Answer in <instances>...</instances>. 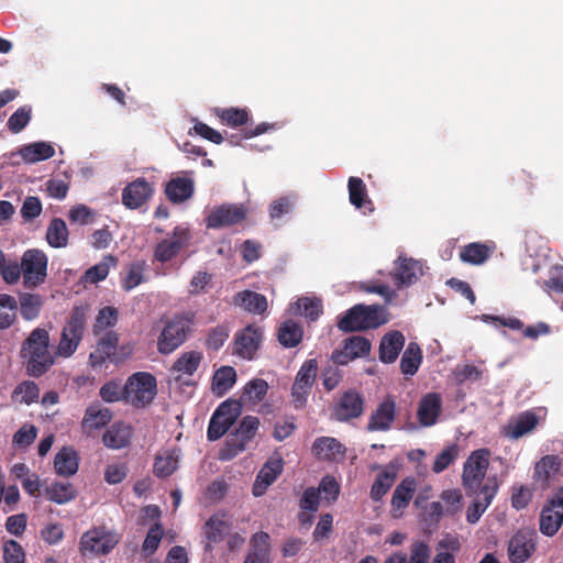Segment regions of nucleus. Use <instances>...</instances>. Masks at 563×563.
Listing matches in <instances>:
<instances>
[{
  "mask_svg": "<svg viewBox=\"0 0 563 563\" xmlns=\"http://www.w3.org/2000/svg\"><path fill=\"white\" fill-rule=\"evenodd\" d=\"M563 525V487L551 496L541 509L539 518L540 532L553 537Z\"/></svg>",
  "mask_w": 563,
  "mask_h": 563,
  "instance_id": "nucleus-11",
  "label": "nucleus"
},
{
  "mask_svg": "<svg viewBox=\"0 0 563 563\" xmlns=\"http://www.w3.org/2000/svg\"><path fill=\"white\" fill-rule=\"evenodd\" d=\"M68 229L65 221L60 218H54L49 222L46 231V241L54 249L66 247L68 244Z\"/></svg>",
  "mask_w": 563,
  "mask_h": 563,
  "instance_id": "nucleus-42",
  "label": "nucleus"
},
{
  "mask_svg": "<svg viewBox=\"0 0 563 563\" xmlns=\"http://www.w3.org/2000/svg\"><path fill=\"white\" fill-rule=\"evenodd\" d=\"M536 532L518 530L509 540L508 556L511 563H525L536 551Z\"/></svg>",
  "mask_w": 563,
  "mask_h": 563,
  "instance_id": "nucleus-17",
  "label": "nucleus"
},
{
  "mask_svg": "<svg viewBox=\"0 0 563 563\" xmlns=\"http://www.w3.org/2000/svg\"><path fill=\"white\" fill-rule=\"evenodd\" d=\"M194 314L177 313L167 320L157 339V351L168 355L181 346L192 331Z\"/></svg>",
  "mask_w": 563,
  "mask_h": 563,
  "instance_id": "nucleus-3",
  "label": "nucleus"
},
{
  "mask_svg": "<svg viewBox=\"0 0 563 563\" xmlns=\"http://www.w3.org/2000/svg\"><path fill=\"white\" fill-rule=\"evenodd\" d=\"M113 418L109 408L102 407L99 402L91 404L85 411L81 429L90 434L95 430L106 427Z\"/></svg>",
  "mask_w": 563,
  "mask_h": 563,
  "instance_id": "nucleus-26",
  "label": "nucleus"
},
{
  "mask_svg": "<svg viewBox=\"0 0 563 563\" xmlns=\"http://www.w3.org/2000/svg\"><path fill=\"white\" fill-rule=\"evenodd\" d=\"M423 275V265L413 258L399 256L391 274L398 288L409 287Z\"/></svg>",
  "mask_w": 563,
  "mask_h": 563,
  "instance_id": "nucleus-18",
  "label": "nucleus"
},
{
  "mask_svg": "<svg viewBox=\"0 0 563 563\" xmlns=\"http://www.w3.org/2000/svg\"><path fill=\"white\" fill-rule=\"evenodd\" d=\"M48 258L38 249L26 250L21 257L23 286L34 289L42 285L47 277Z\"/></svg>",
  "mask_w": 563,
  "mask_h": 563,
  "instance_id": "nucleus-8",
  "label": "nucleus"
},
{
  "mask_svg": "<svg viewBox=\"0 0 563 563\" xmlns=\"http://www.w3.org/2000/svg\"><path fill=\"white\" fill-rule=\"evenodd\" d=\"M390 321V312L385 305L357 303L338 318L336 327L344 333L376 330Z\"/></svg>",
  "mask_w": 563,
  "mask_h": 563,
  "instance_id": "nucleus-1",
  "label": "nucleus"
},
{
  "mask_svg": "<svg viewBox=\"0 0 563 563\" xmlns=\"http://www.w3.org/2000/svg\"><path fill=\"white\" fill-rule=\"evenodd\" d=\"M164 531L161 523H154L147 531L142 544V551L145 556L152 555L159 547Z\"/></svg>",
  "mask_w": 563,
  "mask_h": 563,
  "instance_id": "nucleus-56",
  "label": "nucleus"
},
{
  "mask_svg": "<svg viewBox=\"0 0 563 563\" xmlns=\"http://www.w3.org/2000/svg\"><path fill=\"white\" fill-rule=\"evenodd\" d=\"M249 214V209L243 205L224 203L214 207L206 218L208 229H221L242 223Z\"/></svg>",
  "mask_w": 563,
  "mask_h": 563,
  "instance_id": "nucleus-13",
  "label": "nucleus"
},
{
  "mask_svg": "<svg viewBox=\"0 0 563 563\" xmlns=\"http://www.w3.org/2000/svg\"><path fill=\"white\" fill-rule=\"evenodd\" d=\"M422 362V351L417 342H409L400 360V371L405 376H413Z\"/></svg>",
  "mask_w": 563,
  "mask_h": 563,
  "instance_id": "nucleus-37",
  "label": "nucleus"
},
{
  "mask_svg": "<svg viewBox=\"0 0 563 563\" xmlns=\"http://www.w3.org/2000/svg\"><path fill=\"white\" fill-rule=\"evenodd\" d=\"M21 317L31 321L36 319L44 305V298L38 294L21 292L19 294Z\"/></svg>",
  "mask_w": 563,
  "mask_h": 563,
  "instance_id": "nucleus-38",
  "label": "nucleus"
},
{
  "mask_svg": "<svg viewBox=\"0 0 563 563\" xmlns=\"http://www.w3.org/2000/svg\"><path fill=\"white\" fill-rule=\"evenodd\" d=\"M349 199L350 202L356 208L361 209L365 205H372L368 199L367 190L364 181L358 177H350L347 181Z\"/></svg>",
  "mask_w": 563,
  "mask_h": 563,
  "instance_id": "nucleus-47",
  "label": "nucleus"
},
{
  "mask_svg": "<svg viewBox=\"0 0 563 563\" xmlns=\"http://www.w3.org/2000/svg\"><path fill=\"white\" fill-rule=\"evenodd\" d=\"M296 305L302 314L312 321L317 320L322 313V303L319 299L302 297L298 299Z\"/></svg>",
  "mask_w": 563,
  "mask_h": 563,
  "instance_id": "nucleus-61",
  "label": "nucleus"
},
{
  "mask_svg": "<svg viewBox=\"0 0 563 563\" xmlns=\"http://www.w3.org/2000/svg\"><path fill=\"white\" fill-rule=\"evenodd\" d=\"M498 490V483L496 477H489L485 482L481 492L475 495L473 504L468 507L466 519L470 523H475L479 520L481 516L485 512L492 504Z\"/></svg>",
  "mask_w": 563,
  "mask_h": 563,
  "instance_id": "nucleus-19",
  "label": "nucleus"
},
{
  "mask_svg": "<svg viewBox=\"0 0 563 563\" xmlns=\"http://www.w3.org/2000/svg\"><path fill=\"white\" fill-rule=\"evenodd\" d=\"M220 411H214L209 421L207 437L210 441L219 440L232 427L229 422L220 418Z\"/></svg>",
  "mask_w": 563,
  "mask_h": 563,
  "instance_id": "nucleus-59",
  "label": "nucleus"
},
{
  "mask_svg": "<svg viewBox=\"0 0 563 563\" xmlns=\"http://www.w3.org/2000/svg\"><path fill=\"white\" fill-rule=\"evenodd\" d=\"M48 347L49 334L42 328L34 329L23 342L20 354L30 376L40 377L54 365L55 357Z\"/></svg>",
  "mask_w": 563,
  "mask_h": 563,
  "instance_id": "nucleus-2",
  "label": "nucleus"
},
{
  "mask_svg": "<svg viewBox=\"0 0 563 563\" xmlns=\"http://www.w3.org/2000/svg\"><path fill=\"white\" fill-rule=\"evenodd\" d=\"M244 563H271V537L267 532L260 531L252 536Z\"/></svg>",
  "mask_w": 563,
  "mask_h": 563,
  "instance_id": "nucleus-27",
  "label": "nucleus"
},
{
  "mask_svg": "<svg viewBox=\"0 0 563 563\" xmlns=\"http://www.w3.org/2000/svg\"><path fill=\"white\" fill-rule=\"evenodd\" d=\"M396 418V401L393 396H387L371 413L367 422V431H388Z\"/></svg>",
  "mask_w": 563,
  "mask_h": 563,
  "instance_id": "nucleus-20",
  "label": "nucleus"
},
{
  "mask_svg": "<svg viewBox=\"0 0 563 563\" xmlns=\"http://www.w3.org/2000/svg\"><path fill=\"white\" fill-rule=\"evenodd\" d=\"M268 390V384L262 378L250 380L243 391V397L249 401L256 404L264 399Z\"/></svg>",
  "mask_w": 563,
  "mask_h": 563,
  "instance_id": "nucleus-55",
  "label": "nucleus"
},
{
  "mask_svg": "<svg viewBox=\"0 0 563 563\" xmlns=\"http://www.w3.org/2000/svg\"><path fill=\"white\" fill-rule=\"evenodd\" d=\"M191 238V232L187 227H175L167 238L155 245L153 254L154 261L162 264L170 262L189 246Z\"/></svg>",
  "mask_w": 563,
  "mask_h": 563,
  "instance_id": "nucleus-9",
  "label": "nucleus"
},
{
  "mask_svg": "<svg viewBox=\"0 0 563 563\" xmlns=\"http://www.w3.org/2000/svg\"><path fill=\"white\" fill-rule=\"evenodd\" d=\"M30 120L31 108L23 106L11 114L7 122V126L12 133H20L29 124Z\"/></svg>",
  "mask_w": 563,
  "mask_h": 563,
  "instance_id": "nucleus-57",
  "label": "nucleus"
},
{
  "mask_svg": "<svg viewBox=\"0 0 563 563\" xmlns=\"http://www.w3.org/2000/svg\"><path fill=\"white\" fill-rule=\"evenodd\" d=\"M119 542L118 537L104 528H93L80 538V551L84 555L108 554Z\"/></svg>",
  "mask_w": 563,
  "mask_h": 563,
  "instance_id": "nucleus-12",
  "label": "nucleus"
},
{
  "mask_svg": "<svg viewBox=\"0 0 563 563\" xmlns=\"http://www.w3.org/2000/svg\"><path fill=\"white\" fill-rule=\"evenodd\" d=\"M131 428L123 422H114L102 435L103 444L109 449H122L130 443Z\"/></svg>",
  "mask_w": 563,
  "mask_h": 563,
  "instance_id": "nucleus-32",
  "label": "nucleus"
},
{
  "mask_svg": "<svg viewBox=\"0 0 563 563\" xmlns=\"http://www.w3.org/2000/svg\"><path fill=\"white\" fill-rule=\"evenodd\" d=\"M561 465L562 461L558 455H544L534 465L532 475L534 483L539 484L542 489L548 488L560 472Z\"/></svg>",
  "mask_w": 563,
  "mask_h": 563,
  "instance_id": "nucleus-22",
  "label": "nucleus"
},
{
  "mask_svg": "<svg viewBox=\"0 0 563 563\" xmlns=\"http://www.w3.org/2000/svg\"><path fill=\"white\" fill-rule=\"evenodd\" d=\"M118 310L112 306H106L98 311L96 321L92 328L93 334L99 335L101 332L112 328L118 322Z\"/></svg>",
  "mask_w": 563,
  "mask_h": 563,
  "instance_id": "nucleus-48",
  "label": "nucleus"
},
{
  "mask_svg": "<svg viewBox=\"0 0 563 563\" xmlns=\"http://www.w3.org/2000/svg\"><path fill=\"white\" fill-rule=\"evenodd\" d=\"M302 328L294 320L284 321L277 332L278 342L284 347H295L302 340Z\"/></svg>",
  "mask_w": 563,
  "mask_h": 563,
  "instance_id": "nucleus-40",
  "label": "nucleus"
},
{
  "mask_svg": "<svg viewBox=\"0 0 563 563\" xmlns=\"http://www.w3.org/2000/svg\"><path fill=\"white\" fill-rule=\"evenodd\" d=\"M76 495L77 492L70 483L54 482L45 488L46 498L59 505L75 499Z\"/></svg>",
  "mask_w": 563,
  "mask_h": 563,
  "instance_id": "nucleus-45",
  "label": "nucleus"
},
{
  "mask_svg": "<svg viewBox=\"0 0 563 563\" xmlns=\"http://www.w3.org/2000/svg\"><path fill=\"white\" fill-rule=\"evenodd\" d=\"M156 379L146 372L130 376L124 385V401L135 408H145L156 395Z\"/></svg>",
  "mask_w": 563,
  "mask_h": 563,
  "instance_id": "nucleus-6",
  "label": "nucleus"
},
{
  "mask_svg": "<svg viewBox=\"0 0 563 563\" xmlns=\"http://www.w3.org/2000/svg\"><path fill=\"white\" fill-rule=\"evenodd\" d=\"M236 382V372L232 366H221L212 377L211 388L218 396L228 393Z\"/></svg>",
  "mask_w": 563,
  "mask_h": 563,
  "instance_id": "nucleus-39",
  "label": "nucleus"
},
{
  "mask_svg": "<svg viewBox=\"0 0 563 563\" xmlns=\"http://www.w3.org/2000/svg\"><path fill=\"white\" fill-rule=\"evenodd\" d=\"M532 489L529 488L528 486H514L511 493V506L517 510L525 509L532 500Z\"/></svg>",
  "mask_w": 563,
  "mask_h": 563,
  "instance_id": "nucleus-63",
  "label": "nucleus"
},
{
  "mask_svg": "<svg viewBox=\"0 0 563 563\" xmlns=\"http://www.w3.org/2000/svg\"><path fill=\"white\" fill-rule=\"evenodd\" d=\"M406 343V338L402 332L391 330L383 335L380 339L378 353L380 362L385 364L394 363Z\"/></svg>",
  "mask_w": 563,
  "mask_h": 563,
  "instance_id": "nucleus-24",
  "label": "nucleus"
},
{
  "mask_svg": "<svg viewBox=\"0 0 563 563\" xmlns=\"http://www.w3.org/2000/svg\"><path fill=\"white\" fill-rule=\"evenodd\" d=\"M397 478L396 466L389 463L383 468V471L376 476L374 483L371 486L369 497L373 501L377 503L389 492Z\"/></svg>",
  "mask_w": 563,
  "mask_h": 563,
  "instance_id": "nucleus-30",
  "label": "nucleus"
},
{
  "mask_svg": "<svg viewBox=\"0 0 563 563\" xmlns=\"http://www.w3.org/2000/svg\"><path fill=\"white\" fill-rule=\"evenodd\" d=\"M431 559V548L424 541H415L410 545L407 563H429Z\"/></svg>",
  "mask_w": 563,
  "mask_h": 563,
  "instance_id": "nucleus-60",
  "label": "nucleus"
},
{
  "mask_svg": "<svg viewBox=\"0 0 563 563\" xmlns=\"http://www.w3.org/2000/svg\"><path fill=\"white\" fill-rule=\"evenodd\" d=\"M263 341V329L256 324H247L239 330L233 339V354L243 360H253Z\"/></svg>",
  "mask_w": 563,
  "mask_h": 563,
  "instance_id": "nucleus-14",
  "label": "nucleus"
},
{
  "mask_svg": "<svg viewBox=\"0 0 563 563\" xmlns=\"http://www.w3.org/2000/svg\"><path fill=\"white\" fill-rule=\"evenodd\" d=\"M4 563H24L25 552L22 545L15 540H8L3 544Z\"/></svg>",
  "mask_w": 563,
  "mask_h": 563,
  "instance_id": "nucleus-62",
  "label": "nucleus"
},
{
  "mask_svg": "<svg viewBox=\"0 0 563 563\" xmlns=\"http://www.w3.org/2000/svg\"><path fill=\"white\" fill-rule=\"evenodd\" d=\"M318 361L316 358L306 360L296 374L291 386V397L296 409L306 406L308 396L311 394L313 384L318 375Z\"/></svg>",
  "mask_w": 563,
  "mask_h": 563,
  "instance_id": "nucleus-10",
  "label": "nucleus"
},
{
  "mask_svg": "<svg viewBox=\"0 0 563 563\" xmlns=\"http://www.w3.org/2000/svg\"><path fill=\"white\" fill-rule=\"evenodd\" d=\"M87 307L75 306L70 316L64 325L60 340L56 349V355L62 357H70L78 349L86 330Z\"/></svg>",
  "mask_w": 563,
  "mask_h": 563,
  "instance_id": "nucleus-4",
  "label": "nucleus"
},
{
  "mask_svg": "<svg viewBox=\"0 0 563 563\" xmlns=\"http://www.w3.org/2000/svg\"><path fill=\"white\" fill-rule=\"evenodd\" d=\"M364 412V398L354 390L350 389L342 394L334 404L331 412L332 419L340 422H347L352 419L361 417Z\"/></svg>",
  "mask_w": 563,
  "mask_h": 563,
  "instance_id": "nucleus-15",
  "label": "nucleus"
},
{
  "mask_svg": "<svg viewBox=\"0 0 563 563\" xmlns=\"http://www.w3.org/2000/svg\"><path fill=\"white\" fill-rule=\"evenodd\" d=\"M178 459L175 450L157 454L153 465L154 475L159 478L170 476L178 468Z\"/></svg>",
  "mask_w": 563,
  "mask_h": 563,
  "instance_id": "nucleus-44",
  "label": "nucleus"
},
{
  "mask_svg": "<svg viewBox=\"0 0 563 563\" xmlns=\"http://www.w3.org/2000/svg\"><path fill=\"white\" fill-rule=\"evenodd\" d=\"M258 427L260 419L257 417H243L235 431L229 434L225 446L221 449L219 453V459L222 461H229L243 452L246 449L247 443L254 439Z\"/></svg>",
  "mask_w": 563,
  "mask_h": 563,
  "instance_id": "nucleus-7",
  "label": "nucleus"
},
{
  "mask_svg": "<svg viewBox=\"0 0 563 563\" xmlns=\"http://www.w3.org/2000/svg\"><path fill=\"white\" fill-rule=\"evenodd\" d=\"M20 155L26 163H36L53 157L55 150L49 143L35 142L23 146L20 150Z\"/></svg>",
  "mask_w": 563,
  "mask_h": 563,
  "instance_id": "nucleus-43",
  "label": "nucleus"
},
{
  "mask_svg": "<svg viewBox=\"0 0 563 563\" xmlns=\"http://www.w3.org/2000/svg\"><path fill=\"white\" fill-rule=\"evenodd\" d=\"M19 395H21L20 402L30 405L36 401L40 396L38 386L32 380H25L15 387L12 397L15 398Z\"/></svg>",
  "mask_w": 563,
  "mask_h": 563,
  "instance_id": "nucleus-58",
  "label": "nucleus"
},
{
  "mask_svg": "<svg viewBox=\"0 0 563 563\" xmlns=\"http://www.w3.org/2000/svg\"><path fill=\"white\" fill-rule=\"evenodd\" d=\"M146 268L145 261H137L130 265L125 278L123 279L122 287L124 290H131L143 283L144 271Z\"/></svg>",
  "mask_w": 563,
  "mask_h": 563,
  "instance_id": "nucleus-54",
  "label": "nucleus"
},
{
  "mask_svg": "<svg viewBox=\"0 0 563 563\" xmlns=\"http://www.w3.org/2000/svg\"><path fill=\"white\" fill-rule=\"evenodd\" d=\"M0 275L7 284H16L21 276L23 277L21 263L15 260H4Z\"/></svg>",
  "mask_w": 563,
  "mask_h": 563,
  "instance_id": "nucleus-64",
  "label": "nucleus"
},
{
  "mask_svg": "<svg viewBox=\"0 0 563 563\" xmlns=\"http://www.w3.org/2000/svg\"><path fill=\"white\" fill-rule=\"evenodd\" d=\"M234 303L255 314H262L267 309L266 297L252 290H243L238 292L234 296Z\"/></svg>",
  "mask_w": 563,
  "mask_h": 563,
  "instance_id": "nucleus-33",
  "label": "nucleus"
},
{
  "mask_svg": "<svg viewBox=\"0 0 563 563\" xmlns=\"http://www.w3.org/2000/svg\"><path fill=\"white\" fill-rule=\"evenodd\" d=\"M343 345L347 353L355 360L365 357L371 352V341L364 336L353 335L343 341Z\"/></svg>",
  "mask_w": 563,
  "mask_h": 563,
  "instance_id": "nucleus-51",
  "label": "nucleus"
},
{
  "mask_svg": "<svg viewBox=\"0 0 563 563\" xmlns=\"http://www.w3.org/2000/svg\"><path fill=\"white\" fill-rule=\"evenodd\" d=\"M230 526L218 516H211L203 526V536L207 540L206 551H212L213 545L224 540L229 533Z\"/></svg>",
  "mask_w": 563,
  "mask_h": 563,
  "instance_id": "nucleus-31",
  "label": "nucleus"
},
{
  "mask_svg": "<svg viewBox=\"0 0 563 563\" xmlns=\"http://www.w3.org/2000/svg\"><path fill=\"white\" fill-rule=\"evenodd\" d=\"M203 356L199 351H188L173 363L172 371L181 375L191 376L199 368Z\"/></svg>",
  "mask_w": 563,
  "mask_h": 563,
  "instance_id": "nucleus-41",
  "label": "nucleus"
},
{
  "mask_svg": "<svg viewBox=\"0 0 563 563\" xmlns=\"http://www.w3.org/2000/svg\"><path fill=\"white\" fill-rule=\"evenodd\" d=\"M538 424V417L531 411L521 413L514 423L508 426L507 434L512 439H519L532 431Z\"/></svg>",
  "mask_w": 563,
  "mask_h": 563,
  "instance_id": "nucleus-46",
  "label": "nucleus"
},
{
  "mask_svg": "<svg viewBox=\"0 0 563 563\" xmlns=\"http://www.w3.org/2000/svg\"><path fill=\"white\" fill-rule=\"evenodd\" d=\"M490 452L488 449L473 451L463 465L462 485L466 495H475L483 488L489 466Z\"/></svg>",
  "mask_w": 563,
  "mask_h": 563,
  "instance_id": "nucleus-5",
  "label": "nucleus"
},
{
  "mask_svg": "<svg viewBox=\"0 0 563 563\" xmlns=\"http://www.w3.org/2000/svg\"><path fill=\"white\" fill-rule=\"evenodd\" d=\"M115 257L107 255L103 260L88 268L85 273V280L90 284H97L104 280L109 275L110 265H115Z\"/></svg>",
  "mask_w": 563,
  "mask_h": 563,
  "instance_id": "nucleus-49",
  "label": "nucleus"
},
{
  "mask_svg": "<svg viewBox=\"0 0 563 563\" xmlns=\"http://www.w3.org/2000/svg\"><path fill=\"white\" fill-rule=\"evenodd\" d=\"M54 467L58 475L69 477L78 471L77 452L69 446L63 448L54 459Z\"/></svg>",
  "mask_w": 563,
  "mask_h": 563,
  "instance_id": "nucleus-34",
  "label": "nucleus"
},
{
  "mask_svg": "<svg viewBox=\"0 0 563 563\" xmlns=\"http://www.w3.org/2000/svg\"><path fill=\"white\" fill-rule=\"evenodd\" d=\"M312 452L319 460L334 461L345 456V446L335 438L320 437L312 444Z\"/></svg>",
  "mask_w": 563,
  "mask_h": 563,
  "instance_id": "nucleus-28",
  "label": "nucleus"
},
{
  "mask_svg": "<svg viewBox=\"0 0 563 563\" xmlns=\"http://www.w3.org/2000/svg\"><path fill=\"white\" fill-rule=\"evenodd\" d=\"M493 249L485 243L473 242L463 246L460 252V258L464 263L481 265L492 255Z\"/></svg>",
  "mask_w": 563,
  "mask_h": 563,
  "instance_id": "nucleus-36",
  "label": "nucleus"
},
{
  "mask_svg": "<svg viewBox=\"0 0 563 563\" xmlns=\"http://www.w3.org/2000/svg\"><path fill=\"white\" fill-rule=\"evenodd\" d=\"M153 188L145 178H137L122 191V203L129 209L142 207L151 197Z\"/></svg>",
  "mask_w": 563,
  "mask_h": 563,
  "instance_id": "nucleus-21",
  "label": "nucleus"
},
{
  "mask_svg": "<svg viewBox=\"0 0 563 563\" xmlns=\"http://www.w3.org/2000/svg\"><path fill=\"white\" fill-rule=\"evenodd\" d=\"M165 194L174 203L184 202L194 194V181L190 178H174L167 183Z\"/></svg>",
  "mask_w": 563,
  "mask_h": 563,
  "instance_id": "nucleus-35",
  "label": "nucleus"
},
{
  "mask_svg": "<svg viewBox=\"0 0 563 563\" xmlns=\"http://www.w3.org/2000/svg\"><path fill=\"white\" fill-rule=\"evenodd\" d=\"M217 114L223 124L232 128L242 126L249 121V112L245 109L228 108L220 109Z\"/></svg>",
  "mask_w": 563,
  "mask_h": 563,
  "instance_id": "nucleus-50",
  "label": "nucleus"
},
{
  "mask_svg": "<svg viewBox=\"0 0 563 563\" xmlns=\"http://www.w3.org/2000/svg\"><path fill=\"white\" fill-rule=\"evenodd\" d=\"M442 410V398L437 393L426 394L419 401L417 418L422 427H431L437 423Z\"/></svg>",
  "mask_w": 563,
  "mask_h": 563,
  "instance_id": "nucleus-23",
  "label": "nucleus"
},
{
  "mask_svg": "<svg viewBox=\"0 0 563 563\" xmlns=\"http://www.w3.org/2000/svg\"><path fill=\"white\" fill-rule=\"evenodd\" d=\"M283 472V463L280 460L267 461L258 472L256 479L252 487V493L255 497H261L265 494L268 486H271L278 475Z\"/></svg>",
  "mask_w": 563,
  "mask_h": 563,
  "instance_id": "nucleus-29",
  "label": "nucleus"
},
{
  "mask_svg": "<svg viewBox=\"0 0 563 563\" xmlns=\"http://www.w3.org/2000/svg\"><path fill=\"white\" fill-rule=\"evenodd\" d=\"M418 487V482L413 476L402 478L395 487L390 499V516L394 519L404 517L406 509L410 505Z\"/></svg>",
  "mask_w": 563,
  "mask_h": 563,
  "instance_id": "nucleus-16",
  "label": "nucleus"
},
{
  "mask_svg": "<svg viewBox=\"0 0 563 563\" xmlns=\"http://www.w3.org/2000/svg\"><path fill=\"white\" fill-rule=\"evenodd\" d=\"M119 344V334L115 331H107L97 342L96 349L89 355V362L92 367L102 366L107 360H110Z\"/></svg>",
  "mask_w": 563,
  "mask_h": 563,
  "instance_id": "nucleus-25",
  "label": "nucleus"
},
{
  "mask_svg": "<svg viewBox=\"0 0 563 563\" xmlns=\"http://www.w3.org/2000/svg\"><path fill=\"white\" fill-rule=\"evenodd\" d=\"M459 453L460 448L456 443L448 445L435 456L432 471L437 474L443 472L457 459Z\"/></svg>",
  "mask_w": 563,
  "mask_h": 563,
  "instance_id": "nucleus-53",
  "label": "nucleus"
},
{
  "mask_svg": "<svg viewBox=\"0 0 563 563\" xmlns=\"http://www.w3.org/2000/svg\"><path fill=\"white\" fill-rule=\"evenodd\" d=\"M230 335V329L227 324H218L211 329H209L206 338V346L209 350L218 351L220 350Z\"/></svg>",
  "mask_w": 563,
  "mask_h": 563,
  "instance_id": "nucleus-52",
  "label": "nucleus"
}]
</instances>
